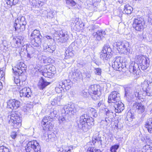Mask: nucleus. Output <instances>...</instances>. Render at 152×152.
I'll use <instances>...</instances> for the list:
<instances>
[{
  "instance_id": "53",
  "label": "nucleus",
  "mask_w": 152,
  "mask_h": 152,
  "mask_svg": "<svg viewBox=\"0 0 152 152\" xmlns=\"http://www.w3.org/2000/svg\"><path fill=\"white\" fill-rule=\"evenodd\" d=\"M17 135V132H12L10 134V136L13 139H15Z\"/></svg>"
},
{
  "instance_id": "2",
  "label": "nucleus",
  "mask_w": 152,
  "mask_h": 152,
  "mask_svg": "<svg viewBox=\"0 0 152 152\" xmlns=\"http://www.w3.org/2000/svg\"><path fill=\"white\" fill-rule=\"evenodd\" d=\"M113 45L117 47L119 51L124 54H129L130 53L129 44L126 41L115 42L113 44Z\"/></svg>"
},
{
  "instance_id": "43",
  "label": "nucleus",
  "mask_w": 152,
  "mask_h": 152,
  "mask_svg": "<svg viewBox=\"0 0 152 152\" xmlns=\"http://www.w3.org/2000/svg\"><path fill=\"white\" fill-rule=\"evenodd\" d=\"M87 152H102L99 149H94V147H89Z\"/></svg>"
},
{
  "instance_id": "6",
  "label": "nucleus",
  "mask_w": 152,
  "mask_h": 152,
  "mask_svg": "<svg viewBox=\"0 0 152 152\" xmlns=\"http://www.w3.org/2000/svg\"><path fill=\"white\" fill-rule=\"evenodd\" d=\"M25 149L26 152H41L40 145L36 140L29 142Z\"/></svg>"
},
{
  "instance_id": "45",
  "label": "nucleus",
  "mask_w": 152,
  "mask_h": 152,
  "mask_svg": "<svg viewBox=\"0 0 152 152\" xmlns=\"http://www.w3.org/2000/svg\"><path fill=\"white\" fill-rule=\"evenodd\" d=\"M90 92L89 90L85 89L82 92V95L84 97H86L90 95Z\"/></svg>"
},
{
  "instance_id": "64",
  "label": "nucleus",
  "mask_w": 152,
  "mask_h": 152,
  "mask_svg": "<svg viewBox=\"0 0 152 152\" xmlns=\"http://www.w3.org/2000/svg\"><path fill=\"white\" fill-rule=\"evenodd\" d=\"M6 41H3L2 44H3V46L4 47H6Z\"/></svg>"
},
{
  "instance_id": "62",
  "label": "nucleus",
  "mask_w": 152,
  "mask_h": 152,
  "mask_svg": "<svg viewBox=\"0 0 152 152\" xmlns=\"http://www.w3.org/2000/svg\"><path fill=\"white\" fill-rule=\"evenodd\" d=\"M7 4L9 5L10 6H12L13 5L12 3L9 0H7Z\"/></svg>"
},
{
  "instance_id": "16",
  "label": "nucleus",
  "mask_w": 152,
  "mask_h": 152,
  "mask_svg": "<svg viewBox=\"0 0 152 152\" xmlns=\"http://www.w3.org/2000/svg\"><path fill=\"white\" fill-rule=\"evenodd\" d=\"M120 100V94L116 91H113L111 93L108 98L109 103H115Z\"/></svg>"
},
{
  "instance_id": "61",
  "label": "nucleus",
  "mask_w": 152,
  "mask_h": 152,
  "mask_svg": "<svg viewBox=\"0 0 152 152\" xmlns=\"http://www.w3.org/2000/svg\"><path fill=\"white\" fill-rule=\"evenodd\" d=\"M148 18L150 19L152 21V12H151L148 15Z\"/></svg>"
},
{
  "instance_id": "37",
  "label": "nucleus",
  "mask_w": 152,
  "mask_h": 152,
  "mask_svg": "<svg viewBox=\"0 0 152 152\" xmlns=\"http://www.w3.org/2000/svg\"><path fill=\"white\" fill-rule=\"evenodd\" d=\"M57 114V112L56 110H54L53 109L51 110L50 116L48 117H45L49 120L50 121H53V118L56 116V115Z\"/></svg>"
},
{
  "instance_id": "54",
  "label": "nucleus",
  "mask_w": 152,
  "mask_h": 152,
  "mask_svg": "<svg viewBox=\"0 0 152 152\" xmlns=\"http://www.w3.org/2000/svg\"><path fill=\"white\" fill-rule=\"evenodd\" d=\"M92 61L94 63L98 66L101 64V63L97 59L95 58H93Z\"/></svg>"
},
{
  "instance_id": "3",
  "label": "nucleus",
  "mask_w": 152,
  "mask_h": 152,
  "mask_svg": "<svg viewBox=\"0 0 152 152\" xmlns=\"http://www.w3.org/2000/svg\"><path fill=\"white\" fill-rule=\"evenodd\" d=\"M145 21L142 17L136 16L133 18V26L136 30L141 31L144 28Z\"/></svg>"
},
{
  "instance_id": "8",
  "label": "nucleus",
  "mask_w": 152,
  "mask_h": 152,
  "mask_svg": "<svg viewBox=\"0 0 152 152\" xmlns=\"http://www.w3.org/2000/svg\"><path fill=\"white\" fill-rule=\"evenodd\" d=\"M26 50L27 53V57L29 60L33 57L38 58L39 60H41L40 53L33 47H28L27 48Z\"/></svg>"
},
{
  "instance_id": "5",
  "label": "nucleus",
  "mask_w": 152,
  "mask_h": 152,
  "mask_svg": "<svg viewBox=\"0 0 152 152\" xmlns=\"http://www.w3.org/2000/svg\"><path fill=\"white\" fill-rule=\"evenodd\" d=\"M25 20V18L23 16H19L17 20L15 21L13 26L15 31L20 32L25 30L26 24Z\"/></svg>"
},
{
  "instance_id": "38",
  "label": "nucleus",
  "mask_w": 152,
  "mask_h": 152,
  "mask_svg": "<svg viewBox=\"0 0 152 152\" xmlns=\"http://www.w3.org/2000/svg\"><path fill=\"white\" fill-rule=\"evenodd\" d=\"M42 36L40 34L37 35L36 37H33V41H34L37 44V45H39L41 43V38Z\"/></svg>"
},
{
  "instance_id": "9",
  "label": "nucleus",
  "mask_w": 152,
  "mask_h": 152,
  "mask_svg": "<svg viewBox=\"0 0 152 152\" xmlns=\"http://www.w3.org/2000/svg\"><path fill=\"white\" fill-rule=\"evenodd\" d=\"M125 90V96L128 99H131L134 97L138 98L140 97V94L138 88H136L133 92L132 90L130 88H126Z\"/></svg>"
},
{
  "instance_id": "24",
  "label": "nucleus",
  "mask_w": 152,
  "mask_h": 152,
  "mask_svg": "<svg viewBox=\"0 0 152 152\" xmlns=\"http://www.w3.org/2000/svg\"><path fill=\"white\" fill-rule=\"evenodd\" d=\"M104 139V137H100L98 134L97 136H94L92 138V142L94 145L96 142L98 143L100 145H102V142Z\"/></svg>"
},
{
  "instance_id": "48",
  "label": "nucleus",
  "mask_w": 152,
  "mask_h": 152,
  "mask_svg": "<svg viewBox=\"0 0 152 152\" xmlns=\"http://www.w3.org/2000/svg\"><path fill=\"white\" fill-rule=\"evenodd\" d=\"M67 4H70L71 5L74 6L76 5V3L73 0H65Z\"/></svg>"
},
{
  "instance_id": "18",
  "label": "nucleus",
  "mask_w": 152,
  "mask_h": 152,
  "mask_svg": "<svg viewBox=\"0 0 152 152\" xmlns=\"http://www.w3.org/2000/svg\"><path fill=\"white\" fill-rule=\"evenodd\" d=\"M7 107L12 110H16L20 107V102L15 99H10L7 102Z\"/></svg>"
},
{
  "instance_id": "51",
  "label": "nucleus",
  "mask_w": 152,
  "mask_h": 152,
  "mask_svg": "<svg viewBox=\"0 0 152 152\" xmlns=\"http://www.w3.org/2000/svg\"><path fill=\"white\" fill-rule=\"evenodd\" d=\"M83 75H84V76H85L86 78L89 79L91 77V75L90 72H88L86 71L83 73Z\"/></svg>"
},
{
  "instance_id": "41",
  "label": "nucleus",
  "mask_w": 152,
  "mask_h": 152,
  "mask_svg": "<svg viewBox=\"0 0 152 152\" xmlns=\"http://www.w3.org/2000/svg\"><path fill=\"white\" fill-rule=\"evenodd\" d=\"M106 113L107 116L106 118H109L111 120L114 117L113 115V113L112 112H111L110 110H108L106 111Z\"/></svg>"
},
{
  "instance_id": "59",
  "label": "nucleus",
  "mask_w": 152,
  "mask_h": 152,
  "mask_svg": "<svg viewBox=\"0 0 152 152\" xmlns=\"http://www.w3.org/2000/svg\"><path fill=\"white\" fill-rule=\"evenodd\" d=\"M78 66L79 67H82L85 65V64L84 63L83 61H81L79 63H78Z\"/></svg>"
},
{
  "instance_id": "49",
  "label": "nucleus",
  "mask_w": 152,
  "mask_h": 152,
  "mask_svg": "<svg viewBox=\"0 0 152 152\" xmlns=\"http://www.w3.org/2000/svg\"><path fill=\"white\" fill-rule=\"evenodd\" d=\"M39 31L37 30H34L31 33V36L32 38L33 37L37 36V35H39Z\"/></svg>"
},
{
  "instance_id": "26",
  "label": "nucleus",
  "mask_w": 152,
  "mask_h": 152,
  "mask_svg": "<svg viewBox=\"0 0 152 152\" xmlns=\"http://www.w3.org/2000/svg\"><path fill=\"white\" fill-rule=\"evenodd\" d=\"M133 106L139 111V112L142 113L145 111V107L141 103L136 102L134 104Z\"/></svg>"
},
{
  "instance_id": "14",
  "label": "nucleus",
  "mask_w": 152,
  "mask_h": 152,
  "mask_svg": "<svg viewBox=\"0 0 152 152\" xmlns=\"http://www.w3.org/2000/svg\"><path fill=\"white\" fill-rule=\"evenodd\" d=\"M124 57L117 56L113 59L114 62L112 64V66L114 69L120 71L119 69L122 68L123 61H122Z\"/></svg>"
},
{
  "instance_id": "27",
  "label": "nucleus",
  "mask_w": 152,
  "mask_h": 152,
  "mask_svg": "<svg viewBox=\"0 0 152 152\" xmlns=\"http://www.w3.org/2000/svg\"><path fill=\"white\" fill-rule=\"evenodd\" d=\"M49 84V83L47 82L43 77H41L39 83L38 87L40 89L42 90Z\"/></svg>"
},
{
  "instance_id": "42",
  "label": "nucleus",
  "mask_w": 152,
  "mask_h": 152,
  "mask_svg": "<svg viewBox=\"0 0 152 152\" xmlns=\"http://www.w3.org/2000/svg\"><path fill=\"white\" fill-rule=\"evenodd\" d=\"M127 118L129 121H131L134 118V115L131 113L128 112L127 113Z\"/></svg>"
},
{
  "instance_id": "46",
  "label": "nucleus",
  "mask_w": 152,
  "mask_h": 152,
  "mask_svg": "<svg viewBox=\"0 0 152 152\" xmlns=\"http://www.w3.org/2000/svg\"><path fill=\"white\" fill-rule=\"evenodd\" d=\"M94 72L96 75H100L101 74L102 70L99 68H95Z\"/></svg>"
},
{
  "instance_id": "11",
  "label": "nucleus",
  "mask_w": 152,
  "mask_h": 152,
  "mask_svg": "<svg viewBox=\"0 0 152 152\" xmlns=\"http://www.w3.org/2000/svg\"><path fill=\"white\" fill-rule=\"evenodd\" d=\"M141 88L144 91H145L148 96H152V83H150L149 81L148 82L145 80L142 83Z\"/></svg>"
},
{
  "instance_id": "63",
  "label": "nucleus",
  "mask_w": 152,
  "mask_h": 152,
  "mask_svg": "<svg viewBox=\"0 0 152 152\" xmlns=\"http://www.w3.org/2000/svg\"><path fill=\"white\" fill-rule=\"evenodd\" d=\"M18 2V0H13L12 2L13 5L16 4Z\"/></svg>"
},
{
  "instance_id": "19",
  "label": "nucleus",
  "mask_w": 152,
  "mask_h": 152,
  "mask_svg": "<svg viewBox=\"0 0 152 152\" xmlns=\"http://www.w3.org/2000/svg\"><path fill=\"white\" fill-rule=\"evenodd\" d=\"M70 75L72 78L77 80V79H80L82 76V73L80 71L74 68H72L71 72H70Z\"/></svg>"
},
{
  "instance_id": "20",
  "label": "nucleus",
  "mask_w": 152,
  "mask_h": 152,
  "mask_svg": "<svg viewBox=\"0 0 152 152\" xmlns=\"http://www.w3.org/2000/svg\"><path fill=\"white\" fill-rule=\"evenodd\" d=\"M53 121H50L46 117H44L41 123L43 126H45V127L48 128V130H50L52 129L53 126Z\"/></svg>"
},
{
  "instance_id": "35",
  "label": "nucleus",
  "mask_w": 152,
  "mask_h": 152,
  "mask_svg": "<svg viewBox=\"0 0 152 152\" xmlns=\"http://www.w3.org/2000/svg\"><path fill=\"white\" fill-rule=\"evenodd\" d=\"M112 49L108 44L104 45L102 51V53H105L110 54L112 52Z\"/></svg>"
},
{
  "instance_id": "4",
  "label": "nucleus",
  "mask_w": 152,
  "mask_h": 152,
  "mask_svg": "<svg viewBox=\"0 0 152 152\" xmlns=\"http://www.w3.org/2000/svg\"><path fill=\"white\" fill-rule=\"evenodd\" d=\"M90 95L94 100L98 99L101 95L100 86L99 85H91L89 88Z\"/></svg>"
},
{
  "instance_id": "23",
  "label": "nucleus",
  "mask_w": 152,
  "mask_h": 152,
  "mask_svg": "<svg viewBox=\"0 0 152 152\" xmlns=\"http://www.w3.org/2000/svg\"><path fill=\"white\" fill-rule=\"evenodd\" d=\"M139 66L137 63H134L133 65L131 64L129 66V71L134 74H139Z\"/></svg>"
},
{
  "instance_id": "55",
  "label": "nucleus",
  "mask_w": 152,
  "mask_h": 152,
  "mask_svg": "<svg viewBox=\"0 0 152 152\" xmlns=\"http://www.w3.org/2000/svg\"><path fill=\"white\" fill-rule=\"evenodd\" d=\"M64 90V89H63L62 88H55V90L56 92L58 93H59L61 92L62 90Z\"/></svg>"
},
{
  "instance_id": "57",
  "label": "nucleus",
  "mask_w": 152,
  "mask_h": 152,
  "mask_svg": "<svg viewBox=\"0 0 152 152\" xmlns=\"http://www.w3.org/2000/svg\"><path fill=\"white\" fill-rule=\"evenodd\" d=\"M50 136H51V135H48V134H45V138L44 139L47 142H48L49 141V138Z\"/></svg>"
},
{
  "instance_id": "40",
  "label": "nucleus",
  "mask_w": 152,
  "mask_h": 152,
  "mask_svg": "<svg viewBox=\"0 0 152 152\" xmlns=\"http://www.w3.org/2000/svg\"><path fill=\"white\" fill-rule=\"evenodd\" d=\"M72 147H67L64 148H60L58 151L59 152H71V150H72Z\"/></svg>"
},
{
  "instance_id": "50",
  "label": "nucleus",
  "mask_w": 152,
  "mask_h": 152,
  "mask_svg": "<svg viewBox=\"0 0 152 152\" xmlns=\"http://www.w3.org/2000/svg\"><path fill=\"white\" fill-rule=\"evenodd\" d=\"M104 106V104L103 103V102L102 101H100L97 104L96 107L97 109H100L102 108Z\"/></svg>"
},
{
  "instance_id": "34",
  "label": "nucleus",
  "mask_w": 152,
  "mask_h": 152,
  "mask_svg": "<svg viewBox=\"0 0 152 152\" xmlns=\"http://www.w3.org/2000/svg\"><path fill=\"white\" fill-rule=\"evenodd\" d=\"M61 98L60 96H58L54 98L51 101V104L53 105H60Z\"/></svg>"
},
{
  "instance_id": "30",
  "label": "nucleus",
  "mask_w": 152,
  "mask_h": 152,
  "mask_svg": "<svg viewBox=\"0 0 152 152\" xmlns=\"http://www.w3.org/2000/svg\"><path fill=\"white\" fill-rule=\"evenodd\" d=\"M106 34L105 32L103 30L98 31L96 33V39L98 40H100L104 37Z\"/></svg>"
},
{
  "instance_id": "36",
  "label": "nucleus",
  "mask_w": 152,
  "mask_h": 152,
  "mask_svg": "<svg viewBox=\"0 0 152 152\" xmlns=\"http://www.w3.org/2000/svg\"><path fill=\"white\" fill-rule=\"evenodd\" d=\"M88 111L89 114L92 117L96 118L97 116V113L94 108L89 107L88 109Z\"/></svg>"
},
{
  "instance_id": "29",
  "label": "nucleus",
  "mask_w": 152,
  "mask_h": 152,
  "mask_svg": "<svg viewBox=\"0 0 152 152\" xmlns=\"http://www.w3.org/2000/svg\"><path fill=\"white\" fill-rule=\"evenodd\" d=\"M145 127L149 133H152V118L147 119L145 123Z\"/></svg>"
},
{
  "instance_id": "7",
  "label": "nucleus",
  "mask_w": 152,
  "mask_h": 152,
  "mask_svg": "<svg viewBox=\"0 0 152 152\" xmlns=\"http://www.w3.org/2000/svg\"><path fill=\"white\" fill-rule=\"evenodd\" d=\"M136 61L140 64L141 69L143 70H146L149 66V59L143 56H138Z\"/></svg>"
},
{
  "instance_id": "60",
  "label": "nucleus",
  "mask_w": 152,
  "mask_h": 152,
  "mask_svg": "<svg viewBox=\"0 0 152 152\" xmlns=\"http://www.w3.org/2000/svg\"><path fill=\"white\" fill-rule=\"evenodd\" d=\"M61 82H60L59 84H58V85L57 86L56 88H62L63 89L64 88V87H63V85L62 84H61Z\"/></svg>"
},
{
  "instance_id": "22",
  "label": "nucleus",
  "mask_w": 152,
  "mask_h": 152,
  "mask_svg": "<svg viewBox=\"0 0 152 152\" xmlns=\"http://www.w3.org/2000/svg\"><path fill=\"white\" fill-rule=\"evenodd\" d=\"M43 47L45 51L48 52L50 53H52L56 49V48L55 46L50 45H48V44L45 42L43 44Z\"/></svg>"
},
{
  "instance_id": "56",
  "label": "nucleus",
  "mask_w": 152,
  "mask_h": 152,
  "mask_svg": "<svg viewBox=\"0 0 152 152\" xmlns=\"http://www.w3.org/2000/svg\"><path fill=\"white\" fill-rule=\"evenodd\" d=\"M59 121L60 123H65L66 121L65 119L64 118L62 117H59Z\"/></svg>"
},
{
  "instance_id": "15",
  "label": "nucleus",
  "mask_w": 152,
  "mask_h": 152,
  "mask_svg": "<svg viewBox=\"0 0 152 152\" xmlns=\"http://www.w3.org/2000/svg\"><path fill=\"white\" fill-rule=\"evenodd\" d=\"M56 68L55 67L52 65H48L46 66V67L43 71V75L45 77L48 76H50L52 74H54L56 72Z\"/></svg>"
},
{
  "instance_id": "28",
  "label": "nucleus",
  "mask_w": 152,
  "mask_h": 152,
  "mask_svg": "<svg viewBox=\"0 0 152 152\" xmlns=\"http://www.w3.org/2000/svg\"><path fill=\"white\" fill-rule=\"evenodd\" d=\"M61 84H63V87L66 90H68L71 88L72 82L69 80H65L62 81Z\"/></svg>"
},
{
  "instance_id": "31",
  "label": "nucleus",
  "mask_w": 152,
  "mask_h": 152,
  "mask_svg": "<svg viewBox=\"0 0 152 152\" xmlns=\"http://www.w3.org/2000/svg\"><path fill=\"white\" fill-rule=\"evenodd\" d=\"M58 35L60 37L64 38L63 40L62 41V42H66L68 40V36L65 31L61 30L60 31Z\"/></svg>"
},
{
  "instance_id": "21",
  "label": "nucleus",
  "mask_w": 152,
  "mask_h": 152,
  "mask_svg": "<svg viewBox=\"0 0 152 152\" xmlns=\"http://www.w3.org/2000/svg\"><path fill=\"white\" fill-rule=\"evenodd\" d=\"M114 105L115 111L116 113H119L122 111L124 109V105L120 101V100L118 102H115Z\"/></svg>"
},
{
  "instance_id": "12",
  "label": "nucleus",
  "mask_w": 152,
  "mask_h": 152,
  "mask_svg": "<svg viewBox=\"0 0 152 152\" xmlns=\"http://www.w3.org/2000/svg\"><path fill=\"white\" fill-rule=\"evenodd\" d=\"M62 111V113L71 115L75 114L77 110L73 104H68L64 106Z\"/></svg>"
},
{
  "instance_id": "10",
  "label": "nucleus",
  "mask_w": 152,
  "mask_h": 152,
  "mask_svg": "<svg viewBox=\"0 0 152 152\" xmlns=\"http://www.w3.org/2000/svg\"><path fill=\"white\" fill-rule=\"evenodd\" d=\"M84 116H81L80 117L79 122H77V125L76 127L77 129H81L84 132H87L89 129L91 128V127L84 121Z\"/></svg>"
},
{
  "instance_id": "52",
  "label": "nucleus",
  "mask_w": 152,
  "mask_h": 152,
  "mask_svg": "<svg viewBox=\"0 0 152 152\" xmlns=\"http://www.w3.org/2000/svg\"><path fill=\"white\" fill-rule=\"evenodd\" d=\"M54 12H50L48 13L47 17L49 18H53L54 16Z\"/></svg>"
},
{
  "instance_id": "17",
  "label": "nucleus",
  "mask_w": 152,
  "mask_h": 152,
  "mask_svg": "<svg viewBox=\"0 0 152 152\" xmlns=\"http://www.w3.org/2000/svg\"><path fill=\"white\" fill-rule=\"evenodd\" d=\"M20 96L21 97H31L32 95L31 89L29 87H25L21 89L20 91Z\"/></svg>"
},
{
  "instance_id": "58",
  "label": "nucleus",
  "mask_w": 152,
  "mask_h": 152,
  "mask_svg": "<svg viewBox=\"0 0 152 152\" xmlns=\"http://www.w3.org/2000/svg\"><path fill=\"white\" fill-rule=\"evenodd\" d=\"M14 81L15 82V83L18 85V84H19V85H20V80L18 79H17V78H16H16H14Z\"/></svg>"
},
{
  "instance_id": "33",
  "label": "nucleus",
  "mask_w": 152,
  "mask_h": 152,
  "mask_svg": "<svg viewBox=\"0 0 152 152\" xmlns=\"http://www.w3.org/2000/svg\"><path fill=\"white\" fill-rule=\"evenodd\" d=\"M133 10V9L132 7L129 4H126L124 6L123 12L127 14H129L131 13Z\"/></svg>"
},
{
  "instance_id": "47",
  "label": "nucleus",
  "mask_w": 152,
  "mask_h": 152,
  "mask_svg": "<svg viewBox=\"0 0 152 152\" xmlns=\"http://www.w3.org/2000/svg\"><path fill=\"white\" fill-rule=\"evenodd\" d=\"M9 149L4 146H0V152H9Z\"/></svg>"
},
{
  "instance_id": "44",
  "label": "nucleus",
  "mask_w": 152,
  "mask_h": 152,
  "mask_svg": "<svg viewBox=\"0 0 152 152\" xmlns=\"http://www.w3.org/2000/svg\"><path fill=\"white\" fill-rule=\"evenodd\" d=\"M119 147V145H115L112 146L110 148V151L111 152H116V151Z\"/></svg>"
},
{
  "instance_id": "13",
  "label": "nucleus",
  "mask_w": 152,
  "mask_h": 152,
  "mask_svg": "<svg viewBox=\"0 0 152 152\" xmlns=\"http://www.w3.org/2000/svg\"><path fill=\"white\" fill-rule=\"evenodd\" d=\"M15 67L12 68V70L16 75H20L26 70V66L23 62H20Z\"/></svg>"
},
{
  "instance_id": "32",
  "label": "nucleus",
  "mask_w": 152,
  "mask_h": 152,
  "mask_svg": "<svg viewBox=\"0 0 152 152\" xmlns=\"http://www.w3.org/2000/svg\"><path fill=\"white\" fill-rule=\"evenodd\" d=\"M73 46H74L72 44L69 46L68 49L66 50L65 53L67 56L72 57L74 55L75 51H74L73 48H72Z\"/></svg>"
},
{
  "instance_id": "1",
  "label": "nucleus",
  "mask_w": 152,
  "mask_h": 152,
  "mask_svg": "<svg viewBox=\"0 0 152 152\" xmlns=\"http://www.w3.org/2000/svg\"><path fill=\"white\" fill-rule=\"evenodd\" d=\"M21 116L18 111L12 112L7 116V119L10 124L14 128H18L21 125Z\"/></svg>"
},
{
  "instance_id": "25",
  "label": "nucleus",
  "mask_w": 152,
  "mask_h": 152,
  "mask_svg": "<svg viewBox=\"0 0 152 152\" xmlns=\"http://www.w3.org/2000/svg\"><path fill=\"white\" fill-rule=\"evenodd\" d=\"M81 116H84V121L88 124V126L91 127V126L94 125V120L92 117L88 118L87 117V115L85 114Z\"/></svg>"
},
{
  "instance_id": "39",
  "label": "nucleus",
  "mask_w": 152,
  "mask_h": 152,
  "mask_svg": "<svg viewBox=\"0 0 152 152\" xmlns=\"http://www.w3.org/2000/svg\"><path fill=\"white\" fill-rule=\"evenodd\" d=\"M100 55V58L103 60H107L110 57V54L105 53H102Z\"/></svg>"
}]
</instances>
